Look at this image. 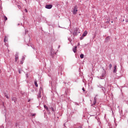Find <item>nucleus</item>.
Masks as SVG:
<instances>
[{
    "instance_id": "obj_12",
    "label": "nucleus",
    "mask_w": 128,
    "mask_h": 128,
    "mask_svg": "<svg viewBox=\"0 0 128 128\" xmlns=\"http://www.w3.org/2000/svg\"><path fill=\"white\" fill-rule=\"evenodd\" d=\"M42 97V94H40V92H39L38 98H41Z\"/></svg>"
},
{
    "instance_id": "obj_21",
    "label": "nucleus",
    "mask_w": 128,
    "mask_h": 128,
    "mask_svg": "<svg viewBox=\"0 0 128 128\" xmlns=\"http://www.w3.org/2000/svg\"><path fill=\"white\" fill-rule=\"evenodd\" d=\"M78 45L80 46V43L78 44Z\"/></svg>"
},
{
    "instance_id": "obj_11",
    "label": "nucleus",
    "mask_w": 128,
    "mask_h": 128,
    "mask_svg": "<svg viewBox=\"0 0 128 128\" xmlns=\"http://www.w3.org/2000/svg\"><path fill=\"white\" fill-rule=\"evenodd\" d=\"M4 18L5 20H8V18H6V16H4Z\"/></svg>"
},
{
    "instance_id": "obj_3",
    "label": "nucleus",
    "mask_w": 128,
    "mask_h": 128,
    "mask_svg": "<svg viewBox=\"0 0 128 128\" xmlns=\"http://www.w3.org/2000/svg\"><path fill=\"white\" fill-rule=\"evenodd\" d=\"M86 34H88V31L86 30L84 33L83 34L82 36H86Z\"/></svg>"
},
{
    "instance_id": "obj_10",
    "label": "nucleus",
    "mask_w": 128,
    "mask_h": 128,
    "mask_svg": "<svg viewBox=\"0 0 128 128\" xmlns=\"http://www.w3.org/2000/svg\"><path fill=\"white\" fill-rule=\"evenodd\" d=\"M112 64H109V68H110H110H112Z\"/></svg>"
},
{
    "instance_id": "obj_15",
    "label": "nucleus",
    "mask_w": 128,
    "mask_h": 128,
    "mask_svg": "<svg viewBox=\"0 0 128 128\" xmlns=\"http://www.w3.org/2000/svg\"><path fill=\"white\" fill-rule=\"evenodd\" d=\"M51 110L52 112H54V108H51Z\"/></svg>"
},
{
    "instance_id": "obj_1",
    "label": "nucleus",
    "mask_w": 128,
    "mask_h": 128,
    "mask_svg": "<svg viewBox=\"0 0 128 128\" xmlns=\"http://www.w3.org/2000/svg\"><path fill=\"white\" fill-rule=\"evenodd\" d=\"M73 14H78V7L76 6L72 10Z\"/></svg>"
},
{
    "instance_id": "obj_16",
    "label": "nucleus",
    "mask_w": 128,
    "mask_h": 128,
    "mask_svg": "<svg viewBox=\"0 0 128 128\" xmlns=\"http://www.w3.org/2000/svg\"><path fill=\"white\" fill-rule=\"evenodd\" d=\"M24 12H28V10L25 9V10H24Z\"/></svg>"
},
{
    "instance_id": "obj_2",
    "label": "nucleus",
    "mask_w": 128,
    "mask_h": 128,
    "mask_svg": "<svg viewBox=\"0 0 128 128\" xmlns=\"http://www.w3.org/2000/svg\"><path fill=\"white\" fill-rule=\"evenodd\" d=\"M52 8V5L50 4V5H46V8H48V10H50Z\"/></svg>"
},
{
    "instance_id": "obj_20",
    "label": "nucleus",
    "mask_w": 128,
    "mask_h": 128,
    "mask_svg": "<svg viewBox=\"0 0 128 128\" xmlns=\"http://www.w3.org/2000/svg\"><path fill=\"white\" fill-rule=\"evenodd\" d=\"M6 98H8V96H6Z\"/></svg>"
},
{
    "instance_id": "obj_6",
    "label": "nucleus",
    "mask_w": 128,
    "mask_h": 128,
    "mask_svg": "<svg viewBox=\"0 0 128 128\" xmlns=\"http://www.w3.org/2000/svg\"><path fill=\"white\" fill-rule=\"evenodd\" d=\"M114 72H116V66H115L114 67Z\"/></svg>"
},
{
    "instance_id": "obj_17",
    "label": "nucleus",
    "mask_w": 128,
    "mask_h": 128,
    "mask_svg": "<svg viewBox=\"0 0 128 128\" xmlns=\"http://www.w3.org/2000/svg\"><path fill=\"white\" fill-rule=\"evenodd\" d=\"M18 72H19V74H21L22 72H20V70H18Z\"/></svg>"
},
{
    "instance_id": "obj_7",
    "label": "nucleus",
    "mask_w": 128,
    "mask_h": 128,
    "mask_svg": "<svg viewBox=\"0 0 128 128\" xmlns=\"http://www.w3.org/2000/svg\"><path fill=\"white\" fill-rule=\"evenodd\" d=\"M44 108H46V110L47 112H48V106H46L44 105Z\"/></svg>"
},
{
    "instance_id": "obj_19",
    "label": "nucleus",
    "mask_w": 128,
    "mask_h": 128,
    "mask_svg": "<svg viewBox=\"0 0 128 128\" xmlns=\"http://www.w3.org/2000/svg\"><path fill=\"white\" fill-rule=\"evenodd\" d=\"M82 90L84 92V88H82Z\"/></svg>"
},
{
    "instance_id": "obj_5",
    "label": "nucleus",
    "mask_w": 128,
    "mask_h": 128,
    "mask_svg": "<svg viewBox=\"0 0 128 128\" xmlns=\"http://www.w3.org/2000/svg\"><path fill=\"white\" fill-rule=\"evenodd\" d=\"M18 56L16 55L15 57V62H18Z\"/></svg>"
},
{
    "instance_id": "obj_22",
    "label": "nucleus",
    "mask_w": 128,
    "mask_h": 128,
    "mask_svg": "<svg viewBox=\"0 0 128 128\" xmlns=\"http://www.w3.org/2000/svg\"><path fill=\"white\" fill-rule=\"evenodd\" d=\"M30 100H28V102H30Z\"/></svg>"
},
{
    "instance_id": "obj_23",
    "label": "nucleus",
    "mask_w": 128,
    "mask_h": 128,
    "mask_svg": "<svg viewBox=\"0 0 128 128\" xmlns=\"http://www.w3.org/2000/svg\"><path fill=\"white\" fill-rule=\"evenodd\" d=\"M112 22V23L113 22Z\"/></svg>"
},
{
    "instance_id": "obj_14",
    "label": "nucleus",
    "mask_w": 128,
    "mask_h": 128,
    "mask_svg": "<svg viewBox=\"0 0 128 128\" xmlns=\"http://www.w3.org/2000/svg\"><path fill=\"white\" fill-rule=\"evenodd\" d=\"M6 36H5V38H4V42H6Z\"/></svg>"
},
{
    "instance_id": "obj_4",
    "label": "nucleus",
    "mask_w": 128,
    "mask_h": 128,
    "mask_svg": "<svg viewBox=\"0 0 128 128\" xmlns=\"http://www.w3.org/2000/svg\"><path fill=\"white\" fill-rule=\"evenodd\" d=\"M76 46H75L74 48H73V52H76Z\"/></svg>"
},
{
    "instance_id": "obj_13",
    "label": "nucleus",
    "mask_w": 128,
    "mask_h": 128,
    "mask_svg": "<svg viewBox=\"0 0 128 128\" xmlns=\"http://www.w3.org/2000/svg\"><path fill=\"white\" fill-rule=\"evenodd\" d=\"M96 98H94V104H96Z\"/></svg>"
},
{
    "instance_id": "obj_8",
    "label": "nucleus",
    "mask_w": 128,
    "mask_h": 128,
    "mask_svg": "<svg viewBox=\"0 0 128 128\" xmlns=\"http://www.w3.org/2000/svg\"><path fill=\"white\" fill-rule=\"evenodd\" d=\"M84 54H81L80 55V58H84Z\"/></svg>"
},
{
    "instance_id": "obj_18",
    "label": "nucleus",
    "mask_w": 128,
    "mask_h": 128,
    "mask_svg": "<svg viewBox=\"0 0 128 128\" xmlns=\"http://www.w3.org/2000/svg\"><path fill=\"white\" fill-rule=\"evenodd\" d=\"M32 116H36V114H33Z\"/></svg>"
},
{
    "instance_id": "obj_9",
    "label": "nucleus",
    "mask_w": 128,
    "mask_h": 128,
    "mask_svg": "<svg viewBox=\"0 0 128 128\" xmlns=\"http://www.w3.org/2000/svg\"><path fill=\"white\" fill-rule=\"evenodd\" d=\"M34 84H35L36 86V87L38 86V83L36 82V81L34 82Z\"/></svg>"
}]
</instances>
